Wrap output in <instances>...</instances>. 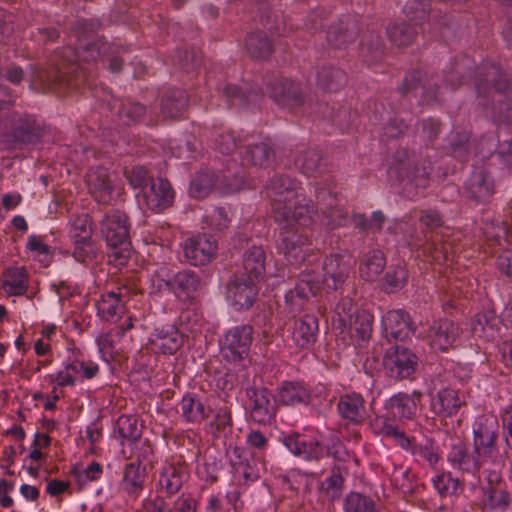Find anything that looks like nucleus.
<instances>
[{
    "mask_svg": "<svg viewBox=\"0 0 512 512\" xmlns=\"http://www.w3.org/2000/svg\"><path fill=\"white\" fill-rule=\"evenodd\" d=\"M97 25L91 21H78L76 26L77 47L74 50L67 47L63 50V57L70 64L78 61L89 62L97 59L101 53L108 54L109 69L113 73L122 70L123 59L121 55L127 48L108 44L97 37Z\"/></svg>",
    "mask_w": 512,
    "mask_h": 512,
    "instance_id": "1",
    "label": "nucleus"
},
{
    "mask_svg": "<svg viewBox=\"0 0 512 512\" xmlns=\"http://www.w3.org/2000/svg\"><path fill=\"white\" fill-rule=\"evenodd\" d=\"M45 124L36 116L14 113L4 124L0 145L5 150L23 149L38 144L44 136Z\"/></svg>",
    "mask_w": 512,
    "mask_h": 512,
    "instance_id": "2",
    "label": "nucleus"
},
{
    "mask_svg": "<svg viewBox=\"0 0 512 512\" xmlns=\"http://www.w3.org/2000/svg\"><path fill=\"white\" fill-rule=\"evenodd\" d=\"M431 172L432 166L428 157L407 148H400L395 152L390 167V174L394 175L404 188L413 187L416 190L428 186Z\"/></svg>",
    "mask_w": 512,
    "mask_h": 512,
    "instance_id": "3",
    "label": "nucleus"
},
{
    "mask_svg": "<svg viewBox=\"0 0 512 512\" xmlns=\"http://www.w3.org/2000/svg\"><path fill=\"white\" fill-rule=\"evenodd\" d=\"M129 228L127 215L118 209L107 213L101 225V233L113 257L121 264L130 256Z\"/></svg>",
    "mask_w": 512,
    "mask_h": 512,
    "instance_id": "4",
    "label": "nucleus"
},
{
    "mask_svg": "<svg viewBox=\"0 0 512 512\" xmlns=\"http://www.w3.org/2000/svg\"><path fill=\"white\" fill-rule=\"evenodd\" d=\"M247 410L253 422L270 424L277 413V401L273 393L264 386L261 377L255 376L245 388Z\"/></svg>",
    "mask_w": 512,
    "mask_h": 512,
    "instance_id": "5",
    "label": "nucleus"
},
{
    "mask_svg": "<svg viewBox=\"0 0 512 512\" xmlns=\"http://www.w3.org/2000/svg\"><path fill=\"white\" fill-rule=\"evenodd\" d=\"M292 202L293 207L289 204L284 208L283 219L273 217L280 229L306 231V229L317 223L320 215L318 207L314 204L313 200L301 194L299 198L294 199Z\"/></svg>",
    "mask_w": 512,
    "mask_h": 512,
    "instance_id": "6",
    "label": "nucleus"
},
{
    "mask_svg": "<svg viewBox=\"0 0 512 512\" xmlns=\"http://www.w3.org/2000/svg\"><path fill=\"white\" fill-rule=\"evenodd\" d=\"M253 341V327L249 324L235 326L229 329L220 341L223 357L238 363L248 357Z\"/></svg>",
    "mask_w": 512,
    "mask_h": 512,
    "instance_id": "7",
    "label": "nucleus"
},
{
    "mask_svg": "<svg viewBox=\"0 0 512 512\" xmlns=\"http://www.w3.org/2000/svg\"><path fill=\"white\" fill-rule=\"evenodd\" d=\"M301 187L296 179L289 176H276L266 187L271 200L272 217L283 219L284 208L294 199L299 198Z\"/></svg>",
    "mask_w": 512,
    "mask_h": 512,
    "instance_id": "8",
    "label": "nucleus"
},
{
    "mask_svg": "<svg viewBox=\"0 0 512 512\" xmlns=\"http://www.w3.org/2000/svg\"><path fill=\"white\" fill-rule=\"evenodd\" d=\"M481 501L485 508L495 512H504L512 504V493L501 474L489 471L485 483L481 487Z\"/></svg>",
    "mask_w": 512,
    "mask_h": 512,
    "instance_id": "9",
    "label": "nucleus"
},
{
    "mask_svg": "<svg viewBox=\"0 0 512 512\" xmlns=\"http://www.w3.org/2000/svg\"><path fill=\"white\" fill-rule=\"evenodd\" d=\"M383 365L391 378L403 380L410 378L416 372L418 357L409 348L396 345L386 351Z\"/></svg>",
    "mask_w": 512,
    "mask_h": 512,
    "instance_id": "10",
    "label": "nucleus"
},
{
    "mask_svg": "<svg viewBox=\"0 0 512 512\" xmlns=\"http://www.w3.org/2000/svg\"><path fill=\"white\" fill-rule=\"evenodd\" d=\"M499 424L495 417L480 416L474 425V454L486 461L496 450Z\"/></svg>",
    "mask_w": 512,
    "mask_h": 512,
    "instance_id": "11",
    "label": "nucleus"
},
{
    "mask_svg": "<svg viewBox=\"0 0 512 512\" xmlns=\"http://www.w3.org/2000/svg\"><path fill=\"white\" fill-rule=\"evenodd\" d=\"M310 245L311 239L306 231L280 229L279 249L290 264H301L305 260Z\"/></svg>",
    "mask_w": 512,
    "mask_h": 512,
    "instance_id": "12",
    "label": "nucleus"
},
{
    "mask_svg": "<svg viewBox=\"0 0 512 512\" xmlns=\"http://www.w3.org/2000/svg\"><path fill=\"white\" fill-rule=\"evenodd\" d=\"M474 84L477 95L483 98L493 92L503 93L509 86L501 68L494 63H484L477 68Z\"/></svg>",
    "mask_w": 512,
    "mask_h": 512,
    "instance_id": "13",
    "label": "nucleus"
},
{
    "mask_svg": "<svg viewBox=\"0 0 512 512\" xmlns=\"http://www.w3.org/2000/svg\"><path fill=\"white\" fill-rule=\"evenodd\" d=\"M182 248L184 258L191 265H205L215 256L217 242L210 235L198 234L187 238Z\"/></svg>",
    "mask_w": 512,
    "mask_h": 512,
    "instance_id": "14",
    "label": "nucleus"
},
{
    "mask_svg": "<svg viewBox=\"0 0 512 512\" xmlns=\"http://www.w3.org/2000/svg\"><path fill=\"white\" fill-rule=\"evenodd\" d=\"M459 335V325L448 318H442L429 327L427 339L434 351L446 352L454 347Z\"/></svg>",
    "mask_w": 512,
    "mask_h": 512,
    "instance_id": "15",
    "label": "nucleus"
},
{
    "mask_svg": "<svg viewBox=\"0 0 512 512\" xmlns=\"http://www.w3.org/2000/svg\"><path fill=\"white\" fill-rule=\"evenodd\" d=\"M254 279L234 274L227 284V298L237 309H248L256 299L258 290Z\"/></svg>",
    "mask_w": 512,
    "mask_h": 512,
    "instance_id": "16",
    "label": "nucleus"
},
{
    "mask_svg": "<svg viewBox=\"0 0 512 512\" xmlns=\"http://www.w3.org/2000/svg\"><path fill=\"white\" fill-rule=\"evenodd\" d=\"M385 338L390 341H404L415 332L410 315L401 309L389 310L382 317Z\"/></svg>",
    "mask_w": 512,
    "mask_h": 512,
    "instance_id": "17",
    "label": "nucleus"
},
{
    "mask_svg": "<svg viewBox=\"0 0 512 512\" xmlns=\"http://www.w3.org/2000/svg\"><path fill=\"white\" fill-rule=\"evenodd\" d=\"M130 291L127 287H118L116 291L103 293L97 301L98 315L105 321L115 322L126 312Z\"/></svg>",
    "mask_w": 512,
    "mask_h": 512,
    "instance_id": "18",
    "label": "nucleus"
},
{
    "mask_svg": "<svg viewBox=\"0 0 512 512\" xmlns=\"http://www.w3.org/2000/svg\"><path fill=\"white\" fill-rule=\"evenodd\" d=\"M270 95L279 105L290 110H297L305 103L301 85L290 79L276 80L270 88Z\"/></svg>",
    "mask_w": 512,
    "mask_h": 512,
    "instance_id": "19",
    "label": "nucleus"
},
{
    "mask_svg": "<svg viewBox=\"0 0 512 512\" xmlns=\"http://www.w3.org/2000/svg\"><path fill=\"white\" fill-rule=\"evenodd\" d=\"M270 95L279 105L290 110H297L305 103L301 85L290 79L276 80L270 88Z\"/></svg>",
    "mask_w": 512,
    "mask_h": 512,
    "instance_id": "20",
    "label": "nucleus"
},
{
    "mask_svg": "<svg viewBox=\"0 0 512 512\" xmlns=\"http://www.w3.org/2000/svg\"><path fill=\"white\" fill-rule=\"evenodd\" d=\"M322 284L328 290L336 291L348 277L350 265L345 261V256L339 253L325 257L322 264Z\"/></svg>",
    "mask_w": 512,
    "mask_h": 512,
    "instance_id": "21",
    "label": "nucleus"
},
{
    "mask_svg": "<svg viewBox=\"0 0 512 512\" xmlns=\"http://www.w3.org/2000/svg\"><path fill=\"white\" fill-rule=\"evenodd\" d=\"M86 177L92 197L100 204H110L113 200L114 185L107 169L103 167L91 168Z\"/></svg>",
    "mask_w": 512,
    "mask_h": 512,
    "instance_id": "22",
    "label": "nucleus"
},
{
    "mask_svg": "<svg viewBox=\"0 0 512 512\" xmlns=\"http://www.w3.org/2000/svg\"><path fill=\"white\" fill-rule=\"evenodd\" d=\"M143 196L148 209L161 212L173 204L175 192L168 180L158 178L144 190Z\"/></svg>",
    "mask_w": 512,
    "mask_h": 512,
    "instance_id": "23",
    "label": "nucleus"
},
{
    "mask_svg": "<svg viewBox=\"0 0 512 512\" xmlns=\"http://www.w3.org/2000/svg\"><path fill=\"white\" fill-rule=\"evenodd\" d=\"M168 285L180 300L191 302L201 287V278L195 271L184 269L177 272Z\"/></svg>",
    "mask_w": 512,
    "mask_h": 512,
    "instance_id": "24",
    "label": "nucleus"
},
{
    "mask_svg": "<svg viewBox=\"0 0 512 512\" xmlns=\"http://www.w3.org/2000/svg\"><path fill=\"white\" fill-rule=\"evenodd\" d=\"M337 409L342 419L359 425L366 418L365 400L360 393L350 392L340 396Z\"/></svg>",
    "mask_w": 512,
    "mask_h": 512,
    "instance_id": "25",
    "label": "nucleus"
},
{
    "mask_svg": "<svg viewBox=\"0 0 512 512\" xmlns=\"http://www.w3.org/2000/svg\"><path fill=\"white\" fill-rule=\"evenodd\" d=\"M318 330L317 317L312 314H304L294 322L292 339L298 347L310 348L316 342Z\"/></svg>",
    "mask_w": 512,
    "mask_h": 512,
    "instance_id": "26",
    "label": "nucleus"
},
{
    "mask_svg": "<svg viewBox=\"0 0 512 512\" xmlns=\"http://www.w3.org/2000/svg\"><path fill=\"white\" fill-rule=\"evenodd\" d=\"M466 196L475 203H486L494 193L491 179L484 170L475 171L465 186Z\"/></svg>",
    "mask_w": 512,
    "mask_h": 512,
    "instance_id": "27",
    "label": "nucleus"
},
{
    "mask_svg": "<svg viewBox=\"0 0 512 512\" xmlns=\"http://www.w3.org/2000/svg\"><path fill=\"white\" fill-rule=\"evenodd\" d=\"M359 33V23L355 17L348 16L337 24H333L327 33L329 43L337 48L353 43Z\"/></svg>",
    "mask_w": 512,
    "mask_h": 512,
    "instance_id": "28",
    "label": "nucleus"
},
{
    "mask_svg": "<svg viewBox=\"0 0 512 512\" xmlns=\"http://www.w3.org/2000/svg\"><path fill=\"white\" fill-rule=\"evenodd\" d=\"M1 287L8 296H22L29 288V274L24 267H9L2 272Z\"/></svg>",
    "mask_w": 512,
    "mask_h": 512,
    "instance_id": "29",
    "label": "nucleus"
},
{
    "mask_svg": "<svg viewBox=\"0 0 512 512\" xmlns=\"http://www.w3.org/2000/svg\"><path fill=\"white\" fill-rule=\"evenodd\" d=\"M146 477L144 467L134 462L129 463L125 466L119 489L135 500L144 488Z\"/></svg>",
    "mask_w": 512,
    "mask_h": 512,
    "instance_id": "30",
    "label": "nucleus"
},
{
    "mask_svg": "<svg viewBox=\"0 0 512 512\" xmlns=\"http://www.w3.org/2000/svg\"><path fill=\"white\" fill-rule=\"evenodd\" d=\"M447 457L449 463L454 468L467 473H475L485 462L484 459L478 457V455L469 454L463 443L452 445Z\"/></svg>",
    "mask_w": 512,
    "mask_h": 512,
    "instance_id": "31",
    "label": "nucleus"
},
{
    "mask_svg": "<svg viewBox=\"0 0 512 512\" xmlns=\"http://www.w3.org/2000/svg\"><path fill=\"white\" fill-rule=\"evenodd\" d=\"M183 340V336L177 328L167 326L155 331L151 343L157 351L172 355L181 348Z\"/></svg>",
    "mask_w": 512,
    "mask_h": 512,
    "instance_id": "32",
    "label": "nucleus"
},
{
    "mask_svg": "<svg viewBox=\"0 0 512 512\" xmlns=\"http://www.w3.org/2000/svg\"><path fill=\"white\" fill-rule=\"evenodd\" d=\"M421 398L422 393L417 390L412 394L398 393L389 399L388 404L394 415L410 420L415 417Z\"/></svg>",
    "mask_w": 512,
    "mask_h": 512,
    "instance_id": "33",
    "label": "nucleus"
},
{
    "mask_svg": "<svg viewBox=\"0 0 512 512\" xmlns=\"http://www.w3.org/2000/svg\"><path fill=\"white\" fill-rule=\"evenodd\" d=\"M188 107V95L183 89L168 90L161 100V113L164 118H180Z\"/></svg>",
    "mask_w": 512,
    "mask_h": 512,
    "instance_id": "34",
    "label": "nucleus"
},
{
    "mask_svg": "<svg viewBox=\"0 0 512 512\" xmlns=\"http://www.w3.org/2000/svg\"><path fill=\"white\" fill-rule=\"evenodd\" d=\"M465 405L457 390L444 388L440 390L432 401L433 410L441 416H452Z\"/></svg>",
    "mask_w": 512,
    "mask_h": 512,
    "instance_id": "35",
    "label": "nucleus"
},
{
    "mask_svg": "<svg viewBox=\"0 0 512 512\" xmlns=\"http://www.w3.org/2000/svg\"><path fill=\"white\" fill-rule=\"evenodd\" d=\"M284 445L295 455L305 459H317L322 449L317 441L305 435L292 434L284 438Z\"/></svg>",
    "mask_w": 512,
    "mask_h": 512,
    "instance_id": "36",
    "label": "nucleus"
},
{
    "mask_svg": "<svg viewBox=\"0 0 512 512\" xmlns=\"http://www.w3.org/2000/svg\"><path fill=\"white\" fill-rule=\"evenodd\" d=\"M296 167L306 176L318 177L324 171L323 154L316 148H305L295 159Z\"/></svg>",
    "mask_w": 512,
    "mask_h": 512,
    "instance_id": "37",
    "label": "nucleus"
},
{
    "mask_svg": "<svg viewBox=\"0 0 512 512\" xmlns=\"http://www.w3.org/2000/svg\"><path fill=\"white\" fill-rule=\"evenodd\" d=\"M177 412L181 418L188 423H201L209 416V410L206 409L202 401L192 395H185L177 406Z\"/></svg>",
    "mask_w": 512,
    "mask_h": 512,
    "instance_id": "38",
    "label": "nucleus"
},
{
    "mask_svg": "<svg viewBox=\"0 0 512 512\" xmlns=\"http://www.w3.org/2000/svg\"><path fill=\"white\" fill-rule=\"evenodd\" d=\"M266 254L262 247L252 246L243 255V270L246 277L254 280L262 278L265 273Z\"/></svg>",
    "mask_w": 512,
    "mask_h": 512,
    "instance_id": "39",
    "label": "nucleus"
},
{
    "mask_svg": "<svg viewBox=\"0 0 512 512\" xmlns=\"http://www.w3.org/2000/svg\"><path fill=\"white\" fill-rule=\"evenodd\" d=\"M346 83V73L337 67L323 66L317 72V85L325 91H339Z\"/></svg>",
    "mask_w": 512,
    "mask_h": 512,
    "instance_id": "40",
    "label": "nucleus"
},
{
    "mask_svg": "<svg viewBox=\"0 0 512 512\" xmlns=\"http://www.w3.org/2000/svg\"><path fill=\"white\" fill-rule=\"evenodd\" d=\"M386 260L380 250H371L366 253L359 266L360 276L366 281H374L384 270Z\"/></svg>",
    "mask_w": 512,
    "mask_h": 512,
    "instance_id": "41",
    "label": "nucleus"
},
{
    "mask_svg": "<svg viewBox=\"0 0 512 512\" xmlns=\"http://www.w3.org/2000/svg\"><path fill=\"white\" fill-rule=\"evenodd\" d=\"M233 419L231 409L222 406L216 409L211 422L209 423L210 433L214 439L227 437L232 433Z\"/></svg>",
    "mask_w": 512,
    "mask_h": 512,
    "instance_id": "42",
    "label": "nucleus"
},
{
    "mask_svg": "<svg viewBox=\"0 0 512 512\" xmlns=\"http://www.w3.org/2000/svg\"><path fill=\"white\" fill-rule=\"evenodd\" d=\"M272 156L273 152L270 146L261 142L247 146L242 161L245 165L266 168L270 165Z\"/></svg>",
    "mask_w": 512,
    "mask_h": 512,
    "instance_id": "43",
    "label": "nucleus"
},
{
    "mask_svg": "<svg viewBox=\"0 0 512 512\" xmlns=\"http://www.w3.org/2000/svg\"><path fill=\"white\" fill-rule=\"evenodd\" d=\"M245 45L249 55L255 59H266L273 52V45L270 39L262 31L249 34Z\"/></svg>",
    "mask_w": 512,
    "mask_h": 512,
    "instance_id": "44",
    "label": "nucleus"
},
{
    "mask_svg": "<svg viewBox=\"0 0 512 512\" xmlns=\"http://www.w3.org/2000/svg\"><path fill=\"white\" fill-rule=\"evenodd\" d=\"M184 470L175 465L163 467L159 476V485L168 495L176 494L184 483Z\"/></svg>",
    "mask_w": 512,
    "mask_h": 512,
    "instance_id": "45",
    "label": "nucleus"
},
{
    "mask_svg": "<svg viewBox=\"0 0 512 512\" xmlns=\"http://www.w3.org/2000/svg\"><path fill=\"white\" fill-rule=\"evenodd\" d=\"M409 277L408 270L404 262L399 261L388 267L383 278V289L388 293H393L405 286Z\"/></svg>",
    "mask_w": 512,
    "mask_h": 512,
    "instance_id": "46",
    "label": "nucleus"
},
{
    "mask_svg": "<svg viewBox=\"0 0 512 512\" xmlns=\"http://www.w3.org/2000/svg\"><path fill=\"white\" fill-rule=\"evenodd\" d=\"M321 285H323L322 280H319L314 271L304 270L300 273L299 281L294 290L290 291V293L286 295V298L288 299L289 295L293 296L294 293L300 299L308 298L309 295L315 296L320 290Z\"/></svg>",
    "mask_w": 512,
    "mask_h": 512,
    "instance_id": "47",
    "label": "nucleus"
},
{
    "mask_svg": "<svg viewBox=\"0 0 512 512\" xmlns=\"http://www.w3.org/2000/svg\"><path fill=\"white\" fill-rule=\"evenodd\" d=\"M243 453L244 450L240 447H234L231 451L230 461L234 475L238 480L254 481L258 478V472L247 459H242Z\"/></svg>",
    "mask_w": 512,
    "mask_h": 512,
    "instance_id": "48",
    "label": "nucleus"
},
{
    "mask_svg": "<svg viewBox=\"0 0 512 512\" xmlns=\"http://www.w3.org/2000/svg\"><path fill=\"white\" fill-rule=\"evenodd\" d=\"M216 182L217 179L213 172H198L191 180L189 193L193 198L203 199L214 190Z\"/></svg>",
    "mask_w": 512,
    "mask_h": 512,
    "instance_id": "49",
    "label": "nucleus"
},
{
    "mask_svg": "<svg viewBox=\"0 0 512 512\" xmlns=\"http://www.w3.org/2000/svg\"><path fill=\"white\" fill-rule=\"evenodd\" d=\"M279 401L284 405H298L309 400L308 391L299 383L284 382L278 391Z\"/></svg>",
    "mask_w": 512,
    "mask_h": 512,
    "instance_id": "50",
    "label": "nucleus"
},
{
    "mask_svg": "<svg viewBox=\"0 0 512 512\" xmlns=\"http://www.w3.org/2000/svg\"><path fill=\"white\" fill-rule=\"evenodd\" d=\"M361 48L365 61L370 64L380 60L384 54V44L377 32L366 34L361 40Z\"/></svg>",
    "mask_w": 512,
    "mask_h": 512,
    "instance_id": "51",
    "label": "nucleus"
},
{
    "mask_svg": "<svg viewBox=\"0 0 512 512\" xmlns=\"http://www.w3.org/2000/svg\"><path fill=\"white\" fill-rule=\"evenodd\" d=\"M116 431L119 436L130 442V445L140 440L141 428L133 415H121L116 421Z\"/></svg>",
    "mask_w": 512,
    "mask_h": 512,
    "instance_id": "52",
    "label": "nucleus"
},
{
    "mask_svg": "<svg viewBox=\"0 0 512 512\" xmlns=\"http://www.w3.org/2000/svg\"><path fill=\"white\" fill-rule=\"evenodd\" d=\"M417 32L406 23H394L387 27V36L392 44L397 47L410 45Z\"/></svg>",
    "mask_w": 512,
    "mask_h": 512,
    "instance_id": "53",
    "label": "nucleus"
},
{
    "mask_svg": "<svg viewBox=\"0 0 512 512\" xmlns=\"http://www.w3.org/2000/svg\"><path fill=\"white\" fill-rule=\"evenodd\" d=\"M433 485L441 496L457 495L463 490V485L451 473H442L433 479Z\"/></svg>",
    "mask_w": 512,
    "mask_h": 512,
    "instance_id": "54",
    "label": "nucleus"
},
{
    "mask_svg": "<svg viewBox=\"0 0 512 512\" xmlns=\"http://www.w3.org/2000/svg\"><path fill=\"white\" fill-rule=\"evenodd\" d=\"M230 221L228 212L224 207H214L207 210L203 216V223L205 226L215 231H221L227 228Z\"/></svg>",
    "mask_w": 512,
    "mask_h": 512,
    "instance_id": "55",
    "label": "nucleus"
},
{
    "mask_svg": "<svg viewBox=\"0 0 512 512\" xmlns=\"http://www.w3.org/2000/svg\"><path fill=\"white\" fill-rule=\"evenodd\" d=\"M372 322L373 318L368 312L359 311L355 314L354 318L349 321V324L359 339L367 341L371 336Z\"/></svg>",
    "mask_w": 512,
    "mask_h": 512,
    "instance_id": "56",
    "label": "nucleus"
},
{
    "mask_svg": "<svg viewBox=\"0 0 512 512\" xmlns=\"http://www.w3.org/2000/svg\"><path fill=\"white\" fill-rule=\"evenodd\" d=\"M392 485L403 495H411L416 488L414 475L409 470L395 469L391 476Z\"/></svg>",
    "mask_w": 512,
    "mask_h": 512,
    "instance_id": "57",
    "label": "nucleus"
},
{
    "mask_svg": "<svg viewBox=\"0 0 512 512\" xmlns=\"http://www.w3.org/2000/svg\"><path fill=\"white\" fill-rule=\"evenodd\" d=\"M344 509L345 512H375L374 502L370 498L355 492L346 497Z\"/></svg>",
    "mask_w": 512,
    "mask_h": 512,
    "instance_id": "58",
    "label": "nucleus"
},
{
    "mask_svg": "<svg viewBox=\"0 0 512 512\" xmlns=\"http://www.w3.org/2000/svg\"><path fill=\"white\" fill-rule=\"evenodd\" d=\"M426 77V73L422 70H414L411 73L407 74L403 80L402 85L400 86V91L402 94H409L419 87H422L425 91H428L431 87L430 83L427 80H424Z\"/></svg>",
    "mask_w": 512,
    "mask_h": 512,
    "instance_id": "59",
    "label": "nucleus"
},
{
    "mask_svg": "<svg viewBox=\"0 0 512 512\" xmlns=\"http://www.w3.org/2000/svg\"><path fill=\"white\" fill-rule=\"evenodd\" d=\"M146 114V107L138 102L127 101L119 109V117L126 124L136 123Z\"/></svg>",
    "mask_w": 512,
    "mask_h": 512,
    "instance_id": "60",
    "label": "nucleus"
},
{
    "mask_svg": "<svg viewBox=\"0 0 512 512\" xmlns=\"http://www.w3.org/2000/svg\"><path fill=\"white\" fill-rule=\"evenodd\" d=\"M125 175L132 188L141 189L143 192L148 189L151 182H154V179L143 166H135L131 170L126 171Z\"/></svg>",
    "mask_w": 512,
    "mask_h": 512,
    "instance_id": "61",
    "label": "nucleus"
},
{
    "mask_svg": "<svg viewBox=\"0 0 512 512\" xmlns=\"http://www.w3.org/2000/svg\"><path fill=\"white\" fill-rule=\"evenodd\" d=\"M74 258L81 263H86L96 257L97 249L92 238L85 240L74 239Z\"/></svg>",
    "mask_w": 512,
    "mask_h": 512,
    "instance_id": "62",
    "label": "nucleus"
},
{
    "mask_svg": "<svg viewBox=\"0 0 512 512\" xmlns=\"http://www.w3.org/2000/svg\"><path fill=\"white\" fill-rule=\"evenodd\" d=\"M71 238L85 240L92 238V227L88 215L76 217L71 225Z\"/></svg>",
    "mask_w": 512,
    "mask_h": 512,
    "instance_id": "63",
    "label": "nucleus"
},
{
    "mask_svg": "<svg viewBox=\"0 0 512 512\" xmlns=\"http://www.w3.org/2000/svg\"><path fill=\"white\" fill-rule=\"evenodd\" d=\"M470 63V59L466 56H463L459 61H456L453 68L446 75V81L451 88L454 89L462 84L464 71L469 67Z\"/></svg>",
    "mask_w": 512,
    "mask_h": 512,
    "instance_id": "64",
    "label": "nucleus"
}]
</instances>
